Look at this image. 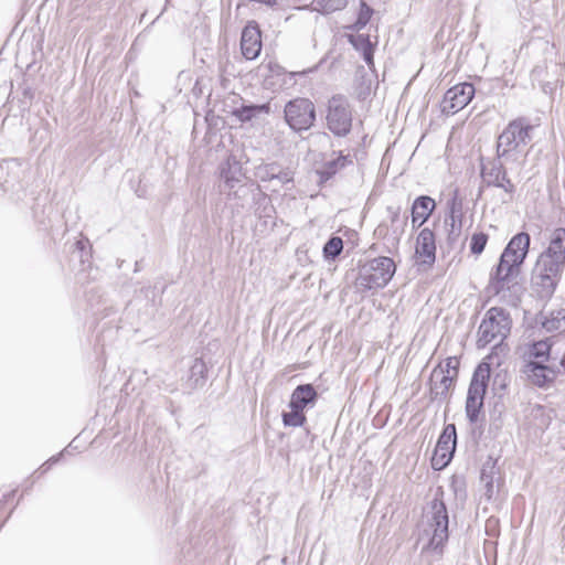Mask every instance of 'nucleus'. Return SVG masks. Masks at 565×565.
Returning a JSON list of instances; mask_svg holds the SVG:
<instances>
[{
  "instance_id": "23",
  "label": "nucleus",
  "mask_w": 565,
  "mask_h": 565,
  "mask_svg": "<svg viewBox=\"0 0 565 565\" xmlns=\"http://www.w3.org/2000/svg\"><path fill=\"white\" fill-rule=\"evenodd\" d=\"M461 211L460 207L457 210L456 204L454 203L449 215L445 220V224L449 226L448 231V243L454 244L460 236L461 233Z\"/></svg>"
},
{
  "instance_id": "18",
  "label": "nucleus",
  "mask_w": 565,
  "mask_h": 565,
  "mask_svg": "<svg viewBox=\"0 0 565 565\" xmlns=\"http://www.w3.org/2000/svg\"><path fill=\"white\" fill-rule=\"evenodd\" d=\"M540 256L565 265V228L559 227L552 232L548 245Z\"/></svg>"
},
{
  "instance_id": "34",
  "label": "nucleus",
  "mask_w": 565,
  "mask_h": 565,
  "mask_svg": "<svg viewBox=\"0 0 565 565\" xmlns=\"http://www.w3.org/2000/svg\"><path fill=\"white\" fill-rule=\"evenodd\" d=\"M277 162L264 163L255 167V177L262 182L274 181L275 171L277 170Z\"/></svg>"
},
{
  "instance_id": "9",
  "label": "nucleus",
  "mask_w": 565,
  "mask_h": 565,
  "mask_svg": "<svg viewBox=\"0 0 565 565\" xmlns=\"http://www.w3.org/2000/svg\"><path fill=\"white\" fill-rule=\"evenodd\" d=\"M502 160L503 158H499L498 156L497 158H492L487 161L481 159V177L488 186L500 188L504 190L505 193L512 194L515 186L508 178Z\"/></svg>"
},
{
  "instance_id": "42",
  "label": "nucleus",
  "mask_w": 565,
  "mask_h": 565,
  "mask_svg": "<svg viewBox=\"0 0 565 565\" xmlns=\"http://www.w3.org/2000/svg\"><path fill=\"white\" fill-rule=\"evenodd\" d=\"M561 365H562V366L564 367V370H565V358H563V359H562V361H561Z\"/></svg>"
},
{
  "instance_id": "29",
  "label": "nucleus",
  "mask_w": 565,
  "mask_h": 565,
  "mask_svg": "<svg viewBox=\"0 0 565 565\" xmlns=\"http://www.w3.org/2000/svg\"><path fill=\"white\" fill-rule=\"evenodd\" d=\"M387 214L391 222L392 233L395 236H401L406 227L407 217H401V207H387Z\"/></svg>"
},
{
  "instance_id": "19",
  "label": "nucleus",
  "mask_w": 565,
  "mask_h": 565,
  "mask_svg": "<svg viewBox=\"0 0 565 565\" xmlns=\"http://www.w3.org/2000/svg\"><path fill=\"white\" fill-rule=\"evenodd\" d=\"M436 207L435 200L428 195L416 198L412 204L413 227H420L431 215Z\"/></svg>"
},
{
  "instance_id": "3",
  "label": "nucleus",
  "mask_w": 565,
  "mask_h": 565,
  "mask_svg": "<svg viewBox=\"0 0 565 565\" xmlns=\"http://www.w3.org/2000/svg\"><path fill=\"white\" fill-rule=\"evenodd\" d=\"M449 516L443 500L435 498L424 515L423 534L429 537L428 548L440 551L448 541Z\"/></svg>"
},
{
  "instance_id": "27",
  "label": "nucleus",
  "mask_w": 565,
  "mask_h": 565,
  "mask_svg": "<svg viewBox=\"0 0 565 565\" xmlns=\"http://www.w3.org/2000/svg\"><path fill=\"white\" fill-rule=\"evenodd\" d=\"M267 105H246L233 110V115L242 122L250 121L257 115L267 113Z\"/></svg>"
},
{
  "instance_id": "12",
  "label": "nucleus",
  "mask_w": 565,
  "mask_h": 565,
  "mask_svg": "<svg viewBox=\"0 0 565 565\" xmlns=\"http://www.w3.org/2000/svg\"><path fill=\"white\" fill-rule=\"evenodd\" d=\"M241 51L246 60H255L262 51L260 30L256 22H248L242 31Z\"/></svg>"
},
{
  "instance_id": "38",
  "label": "nucleus",
  "mask_w": 565,
  "mask_h": 565,
  "mask_svg": "<svg viewBox=\"0 0 565 565\" xmlns=\"http://www.w3.org/2000/svg\"><path fill=\"white\" fill-rule=\"evenodd\" d=\"M436 367H441L445 374L452 375L454 379H457L458 369H459V360L456 356H450L445 360V362L439 363Z\"/></svg>"
},
{
  "instance_id": "16",
  "label": "nucleus",
  "mask_w": 565,
  "mask_h": 565,
  "mask_svg": "<svg viewBox=\"0 0 565 565\" xmlns=\"http://www.w3.org/2000/svg\"><path fill=\"white\" fill-rule=\"evenodd\" d=\"M456 379L445 374L441 367H434L429 377L430 399H445Z\"/></svg>"
},
{
  "instance_id": "24",
  "label": "nucleus",
  "mask_w": 565,
  "mask_h": 565,
  "mask_svg": "<svg viewBox=\"0 0 565 565\" xmlns=\"http://www.w3.org/2000/svg\"><path fill=\"white\" fill-rule=\"evenodd\" d=\"M349 42L355 50L362 53L366 64L370 65L373 63V45L367 34H351Z\"/></svg>"
},
{
  "instance_id": "6",
  "label": "nucleus",
  "mask_w": 565,
  "mask_h": 565,
  "mask_svg": "<svg viewBox=\"0 0 565 565\" xmlns=\"http://www.w3.org/2000/svg\"><path fill=\"white\" fill-rule=\"evenodd\" d=\"M490 374L491 366L487 362H481L473 371L465 406L467 418L471 424L477 423L479 419L489 385Z\"/></svg>"
},
{
  "instance_id": "17",
  "label": "nucleus",
  "mask_w": 565,
  "mask_h": 565,
  "mask_svg": "<svg viewBox=\"0 0 565 565\" xmlns=\"http://www.w3.org/2000/svg\"><path fill=\"white\" fill-rule=\"evenodd\" d=\"M559 281L561 279L550 277V275L541 274L536 270H532L531 288L535 296L541 300H550L553 297Z\"/></svg>"
},
{
  "instance_id": "33",
  "label": "nucleus",
  "mask_w": 565,
  "mask_h": 565,
  "mask_svg": "<svg viewBox=\"0 0 565 565\" xmlns=\"http://www.w3.org/2000/svg\"><path fill=\"white\" fill-rule=\"evenodd\" d=\"M343 249V241L339 236H331L323 246V255L328 259H334Z\"/></svg>"
},
{
  "instance_id": "30",
  "label": "nucleus",
  "mask_w": 565,
  "mask_h": 565,
  "mask_svg": "<svg viewBox=\"0 0 565 565\" xmlns=\"http://www.w3.org/2000/svg\"><path fill=\"white\" fill-rule=\"evenodd\" d=\"M207 369L202 359H195L190 367L189 381L194 387L201 386L205 381V373Z\"/></svg>"
},
{
  "instance_id": "11",
  "label": "nucleus",
  "mask_w": 565,
  "mask_h": 565,
  "mask_svg": "<svg viewBox=\"0 0 565 565\" xmlns=\"http://www.w3.org/2000/svg\"><path fill=\"white\" fill-rule=\"evenodd\" d=\"M220 174V191L224 189L236 188V185L244 181L245 172L242 167L241 160L235 153H230L227 158L218 166Z\"/></svg>"
},
{
  "instance_id": "8",
  "label": "nucleus",
  "mask_w": 565,
  "mask_h": 565,
  "mask_svg": "<svg viewBox=\"0 0 565 565\" xmlns=\"http://www.w3.org/2000/svg\"><path fill=\"white\" fill-rule=\"evenodd\" d=\"M284 113L286 122L295 131L308 130L316 121V107L308 98L298 97L289 100Z\"/></svg>"
},
{
  "instance_id": "25",
  "label": "nucleus",
  "mask_w": 565,
  "mask_h": 565,
  "mask_svg": "<svg viewBox=\"0 0 565 565\" xmlns=\"http://www.w3.org/2000/svg\"><path fill=\"white\" fill-rule=\"evenodd\" d=\"M457 445V433L456 426L454 424H448L445 426L443 433L440 434L435 449L438 451H450L455 454Z\"/></svg>"
},
{
  "instance_id": "15",
  "label": "nucleus",
  "mask_w": 565,
  "mask_h": 565,
  "mask_svg": "<svg viewBox=\"0 0 565 565\" xmlns=\"http://www.w3.org/2000/svg\"><path fill=\"white\" fill-rule=\"evenodd\" d=\"M226 196L228 201H234L236 206L244 207L249 200H256L257 196L263 195L260 188L253 183L241 182L236 188L224 189L220 191Z\"/></svg>"
},
{
  "instance_id": "41",
  "label": "nucleus",
  "mask_w": 565,
  "mask_h": 565,
  "mask_svg": "<svg viewBox=\"0 0 565 565\" xmlns=\"http://www.w3.org/2000/svg\"><path fill=\"white\" fill-rule=\"evenodd\" d=\"M88 243V241H84V239H79L76 242V248L79 249V250H84L86 244Z\"/></svg>"
},
{
  "instance_id": "26",
  "label": "nucleus",
  "mask_w": 565,
  "mask_h": 565,
  "mask_svg": "<svg viewBox=\"0 0 565 565\" xmlns=\"http://www.w3.org/2000/svg\"><path fill=\"white\" fill-rule=\"evenodd\" d=\"M349 0H312V8L321 14H331L341 11L348 6Z\"/></svg>"
},
{
  "instance_id": "1",
  "label": "nucleus",
  "mask_w": 565,
  "mask_h": 565,
  "mask_svg": "<svg viewBox=\"0 0 565 565\" xmlns=\"http://www.w3.org/2000/svg\"><path fill=\"white\" fill-rule=\"evenodd\" d=\"M530 247V235L521 232L514 235L503 249L495 269L490 275L489 292L499 295L510 288L519 275Z\"/></svg>"
},
{
  "instance_id": "21",
  "label": "nucleus",
  "mask_w": 565,
  "mask_h": 565,
  "mask_svg": "<svg viewBox=\"0 0 565 565\" xmlns=\"http://www.w3.org/2000/svg\"><path fill=\"white\" fill-rule=\"evenodd\" d=\"M353 160L350 154L344 156L341 152L339 156L332 160H329L322 164L316 172L319 175V183H326L333 175H335L339 171L344 169L348 164H352Z\"/></svg>"
},
{
  "instance_id": "28",
  "label": "nucleus",
  "mask_w": 565,
  "mask_h": 565,
  "mask_svg": "<svg viewBox=\"0 0 565 565\" xmlns=\"http://www.w3.org/2000/svg\"><path fill=\"white\" fill-rule=\"evenodd\" d=\"M543 328L548 332L565 331V308L553 311L548 318L542 322Z\"/></svg>"
},
{
  "instance_id": "7",
  "label": "nucleus",
  "mask_w": 565,
  "mask_h": 565,
  "mask_svg": "<svg viewBox=\"0 0 565 565\" xmlns=\"http://www.w3.org/2000/svg\"><path fill=\"white\" fill-rule=\"evenodd\" d=\"M327 127L335 137H345L352 129V108L347 96L333 95L327 104Z\"/></svg>"
},
{
  "instance_id": "10",
  "label": "nucleus",
  "mask_w": 565,
  "mask_h": 565,
  "mask_svg": "<svg viewBox=\"0 0 565 565\" xmlns=\"http://www.w3.org/2000/svg\"><path fill=\"white\" fill-rule=\"evenodd\" d=\"M476 93L471 83H460L449 88L441 102V111L444 114H456L465 108L473 98Z\"/></svg>"
},
{
  "instance_id": "35",
  "label": "nucleus",
  "mask_w": 565,
  "mask_h": 565,
  "mask_svg": "<svg viewBox=\"0 0 565 565\" xmlns=\"http://www.w3.org/2000/svg\"><path fill=\"white\" fill-rule=\"evenodd\" d=\"M454 454L450 451H438L435 449L433 458H431V467L435 470L444 469L452 459Z\"/></svg>"
},
{
  "instance_id": "40",
  "label": "nucleus",
  "mask_w": 565,
  "mask_h": 565,
  "mask_svg": "<svg viewBox=\"0 0 565 565\" xmlns=\"http://www.w3.org/2000/svg\"><path fill=\"white\" fill-rule=\"evenodd\" d=\"M76 438L73 439L70 445L58 455L50 458L40 469L42 473L46 472L50 467L58 461L60 456H63L65 452H70L71 449H77V446L75 445Z\"/></svg>"
},
{
  "instance_id": "32",
  "label": "nucleus",
  "mask_w": 565,
  "mask_h": 565,
  "mask_svg": "<svg viewBox=\"0 0 565 565\" xmlns=\"http://www.w3.org/2000/svg\"><path fill=\"white\" fill-rule=\"evenodd\" d=\"M373 9L363 0L360 2V10L358 13L356 21L350 26L351 30L359 32L362 30L371 20L373 14Z\"/></svg>"
},
{
  "instance_id": "13",
  "label": "nucleus",
  "mask_w": 565,
  "mask_h": 565,
  "mask_svg": "<svg viewBox=\"0 0 565 565\" xmlns=\"http://www.w3.org/2000/svg\"><path fill=\"white\" fill-rule=\"evenodd\" d=\"M415 255L420 264L431 266L436 260V238L434 232L425 227L423 228L417 238Z\"/></svg>"
},
{
  "instance_id": "20",
  "label": "nucleus",
  "mask_w": 565,
  "mask_h": 565,
  "mask_svg": "<svg viewBox=\"0 0 565 565\" xmlns=\"http://www.w3.org/2000/svg\"><path fill=\"white\" fill-rule=\"evenodd\" d=\"M318 393L312 384L298 385L291 393L289 407L303 411L308 406H315Z\"/></svg>"
},
{
  "instance_id": "22",
  "label": "nucleus",
  "mask_w": 565,
  "mask_h": 565,
  "mask_svg": "<svg viewBox=\"0 0 565 565\" xmlns=\"http://www.w3.org/2000/svg\"><path fill=\"white\" fill-rule=\"evenodd\" d=\"M564 269V264L542 256L537 257L533 268V270H536L537 273L550 275V277H555L557 279H562Z\"/></svg>"
},
{
  "instance_id": "4",
  "label": "nucleus",
  "mask_w": 565,
  "mask_h": 565,
  "mask_svg": "<svg viewBox=\"0 0 565 565\" xmlns=\"http://www.w3.org/2000/svg\"><path fill=\"white\" fill-rule=\"evenodd\" d=\"M511 323L510 315L503 308H490L478 329V347L484 348L492 342L501 343L509 335Z\"/></svg>"
},
{
  "instance_id": "2",
  "label": "nucleus",
  "mask_w": 565,
  "mask_h": 565,
  "mask_svg": "<svg viewBox=\"0 0 565 565\" xmlns=\"http://www.w3.org/2000/svg\"><path fill=\"white\" fill-rule=\"evenodd\" d=\"M533 126L525 117L511 120L497 141V154L507 163L522 164L525 158L524 149L531 142Z\"/></svg>"
},
{
  "instance_id": "36",
  "label": "nucleus",
  "mask_w": 565,
  "mask_h": 565,
  "mask_svg": "<svg viewBox=\"0 0 565 565\" xmlns=\"http://www.w3.org/2000/svg\"><path fill=\"white\" fill-rule=\"evenodd\" d=\"M487 242H488L487 234H484L482 232L475 233L471 236V241H470V252L475 255H480L484 250Z\"/></svg>"
},
{
  "instance_id": "37",
  "label": "nucleus",
  "mask_w": 565,
  "mask_h": 565,
  "mask_svg": "<svg viewBox=\"0 0 565 565\" xmlns=\"http://www.w3.org/2000/svg\"><path fill=\"white\" fill-rule=\"evenodd\" d=\"M551 348L552 345L548 340H541L533 343L530 354L535 359L547 358L550 355Z\"/></svg>"
},
{
  "instance_id": "14",
  "label": "nucleus",
  "mask_w": 565,
  "mask_h": 565,
  "mask_svg": "<svg viewBox=\"0 0 565 565\" xmlns=\"http://www.w3.org/2000/svg\"><path fill=\"white\" fill-rule=\"evenodd\" d=\"M523 372L533 385L544 387L554 381L559 371L542 362L531 361L524 365Z\"/></svg>"
},
{
  "instance_id": "5",
  "label": "nucleus",
  "mask_w": 565,
  "mask_h": 565,
  "mask_svg": "<svg viewBox=\"0 0 565 565\" xmlns=\"http://www.w3.org/2000/svg\"><path fill=\"white\" fill-rule=\"evenodd\" d=\"M396 266L392 258L380 256L364 264L356 277V286L362 290L384 288L393 275Z\"/></svg>"
},
{
  "instance_id": "39",
  "label": "nucleus",
  "mask_w": 565,
  "mask_h": 565,
  "mask_svg": "<svg viewBox=\"0 0 565 565\" xmlns=\"http://www.w3.org/2000/svg\"><path fill=\"white\" fill-rule=\"evenodd\" d=\"M274 181H278L280 184L292 182L294 172L289 168H281L278 163L277 170L275 171Z\"/></svg>"
},
{
  "instance_id": "31",
  "label": "nucleus",
  "mask_w": 565,
  "mask_h": 565,
  "mask_svg": "<svg viewBox=\"0 0 565 565\" xmlns=\"http://www.w3.org/2000/svg\"><path fill=\"white\" fill-rule=\"evenodd\" d=\"M290 412H284L281 414L282 424L286 427H301L307 420L303 411L297 407H289Z\"/></svg>"
}]
</instances>
